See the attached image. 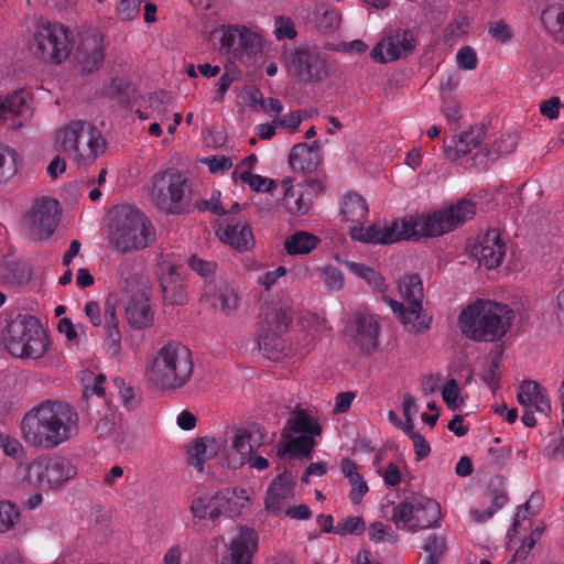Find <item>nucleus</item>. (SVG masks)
<instances>
[{
  "mask_svg": "<svg viewBox=\"0 0 564 564\" xmlns=\"http://www.w3.org/2000/svg\"><path fill=\"white\" fill-rule=\"evenodd\" d=\"M288 438L284 445V452H290V456H302L310 459L312 451L316 445L315 440L312 435H300L297 437H291L289 434L283 435Z\"/></svg>",
  "mask_w": 564,
  "mask_h": 564,
  "instance_id": "obj_42",
  "label": "nucleus"
},
{
  "mask_svg": "<svg viewBox=\"0 0 564 564\" xmlns=\"http://www.w3.org/2000/svg\"><path fill=\"white\" fill-rule=\"evenodd\" d=\"M191 350L178 344L163 346L147 370V379L158 390H176L184 387L193 375Z\"/></svg>",
  "mask_w": 564,
  "mask_h": 564,
  "instance_id": "obj_5",
  "label": "nucleus"
},
{
  "mask_svg": "<svg viewBox=\"0 0 564 564\" xmlns=\"http://www.w3.org/2000/svg\"><path fill=\"white\" fill-rule=\"evenodd\" d=\"M275 36L278 40L288 37L290 40L296 37V30L293 21L290 18L283 15L275 18Z\"/></svg>",
  "mask_w": 564,
  "mask_h": 564,
  "instance_id": "obj_56",
  "label": "nucleus"
},
{
  "mask_svg": "<svg viewBox=\"0 0 564 564\" xmlns=\"http://www.w3.org/2000/svg\"><path fill=\"white\" fill-rule=\"evenodd\" d=\"M399 291L408 306L387 295L382 301L388 303L392 312L399 317L404 328L409 332L424 333L430 329L432 316L423 308L424 300L423 282L419 273H406L399 280Z\"/></svg>",
  "mask_w": 564,
  "mask_h": 564,
  "instance_id": "obj_6",
  "label": "nucleus"
},
{
  "mask_svg": "<svg viewBox=\"0 0 564 564\" xmlns=\"http://www.w3.org/2000/svg\"><path fill=\"white\" fill-rule=\"evenodd\" d=\"M340 214L345 221H361L368 214L366 199L357 193L347 194L343 200Z\"/></svg>",
  "mask_w": 564,
  "mask_h": 564,
  "instance_id": "obj_35",
  "label": "nucleus"
},
{
  "mask_svg": "<svg viewBox=\"0 0 564 564\" xmlns=\"http://www.w3.org/2000/svg\"><path fill=\"white\" fill-rule=\"evenodd\" d=\"M442 397L451 410L455 411L460 406L462 401L458 402L459 388L455 379H451L444 384Z\"/></svg>",
  "mask_w": 564,
  "mask_h": 564,
  "instance_id": "obj_54",
  "label": "nucleus"
},
{
  "mask_svg": "<svg viewBox=\"0 0 564 564\" xmlns=\"http://www.w3.org/2000/svg\"><path fill=\"white\" fill-rule=\"evenodd\" d=\"M72 32L61 23L40 24L34 33L30 50L44 61L61 64L73 48Z\"/></svg>",
  "mask_w": 564,
  "mask_h": 564,
  "instance_id": "obj_10",
  "label": "nucleus"
},
{
  "mask_svg": "<svg viewBox=\"0 0 564 564\" xmlns=\"http://www.w3.org/2000/svg\"><path fill=\"white\" fill-rule=\"evenodd\" d=\"M314 14L316 26L324 32L336 28L340 22L338 12L325 4L316 7Z\"/></svg>",
  "mask_w": 564,
  "mask_h": 564,
  "instance_id": "obj_47",
  "label": "nucleus"
},
{
  "mask_svg": "<svg viewBox=\"0 0 564 564\" xmlns=\"http://www.w3.org/2000/svg\"><path fill=\"white\" fill-rule=\"evenodd\" d=\"M1 340L13 357L41 358L48 349V336L37 318L18 315L2 330Z\"/></svg>",
  "mask_w": 564,
  "mask_h": 564,
  "instance_id": "obj_7",
  "label": "nucleus"
},
{
  "mask_svg": "<svg viewBox=\"0 0 564 564\" xmlns=\"http://www.w3.org/2000/svg\"><path fill=\"white\" fill-rule=\"evenodd\" d=\"M321 161L319 154L308 147L307 143L295 144L289 155V163L294 171H301L303 173L314 172Z\"/></svg>",
  "mask_w": 564,
  "mask_h": 564,
  "instance_id": "obj_30",
  "label": "nucleus"
},
{
  "mask_svg": "<svg viewBox=\"0 0 564 564\" xmlns=\"http://www.w3.org/2000/svg\"><path fill=\"white\" fill-rule=\"evenodd\" d=\"M15 174L14 156L0 145V184Z\"/></svg>",
  "mask_w": 564,
  "mask_h": 564,
  "instance_id": "obj_55",
  "label": "nucleus"
},
{
  "mask_svg": "<svg viewBox=\"0 0 564 564\" xmlns=\"http://www.w3.org/2000/svg\"><path fill=\"white\" fill-rule=\"evenodd\" d=\"M30 470H35L39 481L50 488L57 487L76 475V468L64 457H54L46 462L36 460Z\"/></svg>",
  "mask_w": 564,
  "mask_h": 564,
  "instance_id": "obj_19",
  "label": "nucleus"
},
{
  "mask_svg": "<svg viewBox=\"0 0 564 564\" xmlns=\"http://www.w3.org/2000/svg\"><path fill=\"white\" fill-rule=\"evenodd\" d=\"M80 412L86 416L88 424H95L99 437H106L115 431V411L102 398L88 395L86 389L79 401Z\"/></svg>",
  "mask_w": 564,
  "mask_h": 564,
  "instance_id": "obj_16",
  "label": "nucleus"
},
{
  "mask_svg": "<svg viewBox=\"0 0 564 564\" xmlns=\"http://www.w3.org/2000/svg\"><path fill=\"white\" fill-rule=\"evenodd\" d=\"M319 242L318 237L307 231H296L284 242L286 252L291 256L310 253Z\"/></svg>",
  "mask_w": 564,
  "mask_h": 564,
  "instance_id": "obj_36",
  "label": "nucleus"
},
{
  "mask_svg": "<svg viewBox=\"0 0 564 564\" xmlns=\"http://www.w3.org/2000/svg\"><path fill=\"white\" fill-rule=\"evenodd\" d=\"M104 316L106 339L112 352L117 354L120 349L121 333L119 330V319L116 315L115 305L109 301L105 303Z\"/></svg>",
  "mask_w": 564,
  "mask_h": 564,
  "instance_id": "obj_37",
  "label": "nucleus"
},
{
  "mask_svg": "<svg viewBox=\"0 0 564 564\" xmlns=\"http://www.w3.org/2000/svg\"><path fill=\"white\" fill-rule=\"evenodd\" d=\"M514 313L508 305L489 300H477L458 316L462 334L475 341L494 343L509 330Z\"/></svg>",
  "mask_w": 564,
  "mask_h": 564,
  "instance_id": "obj_3",
  "label": "nucleus"
},
{
  "mask_svg": "<svg viewBox=\"0 0 564 564\" xmlns=\"http://www.w3.org/2000/svg\"><path fill=\"white\" fill-rule=\"evenodd\" d=\"M475 214L476 204L464 198L431 215L410 216L383 224L375 223L368 228L351 227L349 234L352 239L366 243L391 245L401 240H420L447 234Z\"/></svg>",
  "mask_w": 564,
  "mask_h": 564,
  "instance_id": "obj_1",
  "label": "nucleus"
},
{
  "mask_svg": "<svg viewBox=\"0 0 564 564\" xmlns=\"http://www.w3.org/2000/svg\"><path fill=\"white\" fill-rule=\"evenodd\" d=\"M323 281L329 290L338 291L344 285V274L335 267H325L323 270Z\"/></svg>",
  "mask_w": 564,
  "mask_h": 564,
  "instance_id": "obj_57",
  "label": "nucleus"
},
{
  "mask_svg": "<svg viewBox=\"0 0 564 564\" xmlns=\"http://www.w3.org/2000/svg\"><path fill=\"white\" fill-rule=\"evenodd\" d=\"M292 312L286 306L278 308H268L264 312V319L259 334V349L263 356L273 361H278L288 356L286 341L283 335L292 324Z\"/></svg>",
  "mask_w": 564,
  "mask_h": 564,
  "instance_id": "obj_9",
  "label": "nucleus"
},
{
  "mask_svg": "<svg viewBox=\"0 0 564 564\" xmlns=\"http://www.w3.org/2000/svg\"><path fill=\"white\" fill-rule=\"evenodd\" d=\"M174 98L170 91L158 90L149 98V106L156 113L160 120H163L167 112L169 107L172 105Z\"/></svg>",
  "mask_w": 564,
  "mask_h": 564,
  "instance_id": "obj_49",
  "label": "nucleus"
},
{
  "mask_svg": "<svg viewBox=\"0 0 564 564\" xmlns=\"http://www.w3.org/2000/svg\"><path fill=\"white\" fill-rule=\"evenodd\" d=\"M264 436L265 432L256 423L235 427L230 445L228 446L227 440L223 441L225 465L232 469L243 466L250 456L263 445Z\"/></svg>",
  "mask_w": 564,
  "mask_h": 564,
  "instance_id": "obj_12",
  "label": "nucleus"
},
{
  "mask_svg": "<svg viewBox=\"0 0 564 564\" xmlns=\"http://www.w3.org/2000/svg\"><path fill=\"white\" fill-rule=\"evenodd\" d=\"M284 187L283 204L286 210L293 215H305L311 207L310 203H305L302 193H296L291 184V180H283Z\"/></svg>",
  "mask_w": 564,
  "mask_h": 564,
  "instance_id": "obj_39",
  "label": "nucleus"
},
{
  "mask_svg": "<svg viewBox=\"0 0 564 564\" xmlns=\"http://www.w3.org/2000/svg\"><path fill=\"white\" fill-rule=\"evenodd\" d=\"M203 163L207 164L209 171L212 173H217L219 171H226L229 170L232 166L231 159L228 156H209L202 160Z\"/></svg>",
  "mask_w": 564,
  "mask_h": 564,
  "instance_id": "obj_64",
  "label": "nucleus"
},
{
  "mask_svg": "<svg viewBox=\"0 0 564 564\" xmlns=\"http://www.w3.org/2000/svg\"><path fill=\"white\" fill-rule=\"evenodd\" d=\"M159 281L165 303L170 305H183L185 303L186 295L177 267L161 264Z\"/></svg>",
  "mask_w": 564,
  "mask_h": 564,
  "instance_id": "obj_24",
  "label": "nucleus"
},
{
  "mask_svg": "<svg viewBox=\"0 0 564 564\" xmlns=\"http://www.w3.org/2000/svg\"><path fill=\"white\" fill-rule=\"evenodd\" d=\"M290 431L293 433H302V435H321L322 426L319 423L312 419L305 411H299L295 417L291 421Z\"/></svg>",
  "mask_w": 564,
  "mask_h": 564,
  "instance_id": "obj_44",
  "label": "nucleus"
},
{
  "mask_svg": "<svg viewBox=\"0 0 564 564\" xmlns=\"http://www.w3.org/2000/svg\"><path fill=\"white\" fill-rule=\"evenodd\" d=\"M74 59L83 74L99 69L105 59L102 35L97 31L83 35L74 52Z\"/></svg>",
  "mask_w": 564,
  "mask_h": 564,
  "instance_id": "obj_18",
  "label": "nucleus"
},
{
  "mask_svg": "<svg viewBox=\"0 0 564 564\" xmlns=\"http://www.w3.org/2000/svg\"><path fill=\"white\" fill-rule=\"evenodd\" d=\"M219 238L240 252L249 251L254 246L251 227L241 217L227 219L225 227L219 230Z\"/></svg>",
  "mask_w": 564,
  "mask_h": 564,
  "instance_id": "obj_23",
  "label": "nucleus"
},
{
  "mask_svg": "<svg viewBox=\"0 0 564 564\" xmlns=\"http://www.w3.org/2000/svg\"><path fill=\"white\" fill-rule=\"evenodd\" d=\"M366 530V522L361 517H348L339 520L336 525V534L347 535L356 534L360 535Z\"/></svg>",
  "mask_w": 564,
  "mask_h": 564,
  "instance_id": "obj_51",
  "label": "nucleus"
},
{
  "mask_svg": "<svg viewBox=\"0 0 564 564\" xmlns=\"http://www.w3.org/2000/svg\"><path fill=\"white\" fill-rule=\"evenodd\" d=\"M423 550L427 553L425 564H437L446 551L445 539L431 534L423 545Z\"/></svg>",
  "mask_w": 564,
  "mask_h": 564,
  "instance_id": "obj_50",
  "label": "nucleus"
},
{
  "mask_svg": "<svg viewBox=\"0 0 564 564\" xmlns=\"http://www.w3.org/2000/svg\"><path fill=\"white\" fill-rule=\"evenodd\" d=\"M516 145V139L511 134L502 135L494 142L491 150H487L486 155L496 160L501 155L512 153Z\"/></svg>",
  "mask_w": 564,
  "mask_h": 564,
  "instance_id": "obj_52",
  "label": "nucleus"
},
{
  "mask_svg": "<svg viewBox=\"0 0 564 564\" xmlns=\"http://www.w3.org/2000/svg\"><path fill=\"white\" fill-rule=\"evenodd\" d=\"M488 492L491 497V507L486 510L473 509L470 511V516L477 522H485L486 520L490 519L496 513V511L502 508L508 501V496L503 491L492 489L491 486L488 487Z\"/></svg>",
  "mask_w": 564,
  "mask_h": 564,
  "instance_id": "obj_45",
  "label": "nucleus"
},
{
  "mask_svg": "<svg viewBox=\"0 0 564 564\" xmlns=\"http://www.w3.org/2000/svg\"><path fill=\"white\" fill-rule=\"evenodd\" d=\"M291 482L292 474L286 469L272 480L264 499L267 511L276 514L283 509L285 500L292 496Z\"/></svg>",
  "mask_w": 564,
  "mask_h": 564,
  "instance_id": "obj_26",
  "label": "nucleus"
},
{
  "mask_svg": "<svg viewBox=\"0 0 564 564\" xmlns=\"http://www.w3.org/2000/svg\"><path fill=\"white\" fill-rule=\"evenodd\" d=\"M113 384L118 388L122 402L126 409L132 410L135 408L134 391L131 386H127L124 380L120 377L113 379Z\"/></svg>",
  "mask_w": 564,
  "mask_h": 564,
  "instance_id": "obj_60",
  "label": "nucleus"
},
{
  "mask_svg": "<svg viewBox=\"0 0 564 564\" xmlns=\"http://www.w3.org/2000/svg\"><path fill=\"white\" fill-rule=\"evenodd\" d=\"M518 402L524 406L533 405L538 412L547 414L551 411V402L542 386L532 380H524L517 394Z\"/></svg>",
  "mask_w": 564,
  "mask_h": 564,
  "instance_id": "obj_29",
  "label": "nucleus"
},
{
  "mask_svg": "<svg viewBox=\"0 0 564 564\" xmlns=\"http://www.w3.org/2000/svg\"><path fill=\"white\" fill-rule=\"evenodd\" d=\"M488 33L494 40L500 43H507L512 39L511 29L502 20L491 23L488 28Z\"/></svg>",
  "mask_w": 564,
  "mask_h": 564,
  "instance_id": "obj_59",
  "label": "nucleus"
},
{
  "mask_svg": "<svg viewBox=\"0 0 564 564\" xmlns=\"http://www.w3.org/2000/svg\"><path fill=\"white\" fill-rule=\"evenodd\" d=\"M28 109L23 90H14L7 94L0 99V123H4L8 119L17 116H22Z\"/></svg>",
  "mask_w": 564,
  "mask_h": 564,
  "instance_id": "obj_33",
  "label": "nucleus"
},
{
  "mask_svg": "<svg viewBox=\"0 0 564 564\" xmlns=\"http://www.w3.org/2000/svg\"><path fill=\"white\" fill-rule=\"evenodd\" d=\"M346 264L352 273L364 279L375 291L381 293L382 296L386 295L384 293L388 290V285L380 272L358 262H346Z\"/></svg>",
  "mask_w": 564,
  "mask_h": 564,
  "instance_id": "obj_38",
  "label": "nucleus"
},
{
  "mask_svg": "<svg viewBox=\"0 0 564 564\" xmlns=\"http://www.w3.org/2000/svg\"><path fill=\"white\" fill-rule=\"evenodd\" d=\"M456 62L462 69L473 70L477 67V55L470 46H463L456 55Z\"/></svg>",
  "mask_w": 564,
  "mask_h": 564,
  "instance_id": "obj_58",
  "label": "nucleus"
},
{
  "mask_svg": "<svg viewBox=\"0 0 564 564\" xmlns=\"http://www.w3.org/2000/svg\"><path fill=\"white\" fill-rule=\"evenodd\" d=\"M470 253L478 259L480 265L490 270L501 264L506 253V245L501 240L498 230L490 229L471 247Z\"/></svg>",
  "mask_w": 564,
  "mask_h": 564,
  "instance_id": "obj_20",
  "label": "nucleus"
},
{
  "mask_svg": "<svg viewBox=\"0 0 564 564\" xmlns=\"http://www.w3.org/2000/svg\"><path fill=\"white\" fill-rule=\"evenodd\" d=\"M105 96L115 99L121 106H128L130 100L134 98L135 89L127 80L122 78H113L111 83L104 89Z\"/></svg>",
  "mask_w": 564,
  "mask_h": 564,
  "instance_id": "obj_40",
  "label": "nucleus"
},
{
  "mask_svg": "<svg viewBox=\"0 0 564 564\" xmlns=\"http://www.w3.org/2000/svg\"><path fill=\"white\" fill-rule=\"evenodd\" d=\"M262 48L261 37L248 30L245 26H241L240 37L238 42V57H242L243 55L250 56L257 54Z\"/></svg>",
  "mask_w": 564,
  "mask_h": 564,
  "instance_id": "obj_46",
  "label": "nucleus"
},
{
  "mask_svg": "<svg viewBox=\"0 0 564 564\" xmlns=\"http://www.w3.org/2000/svg\"><path fill=\"white\" fill-rule=\"evenodd\" d=\"M109 246L120 253L141 250L155 240L151 221L139 209L130 205L113 210L107 234Z\"/></svg>",
  "mask_w": 564,
  "mask_h": 564,
  "instance_id": "obj_4",
  "label": "nucleus"
},
{
  "mask_svg": "<svg viewBox=\"0 0 564 564\" xmlns=\"http://www.w3.org/2000/svg\"><path fill=\"white\" fill-rule=\"evenodd\" d=\"M416 39L412 30L390 28L370 52V57L379 64H387L413 54Z\"/></svg>",
  "mask_w": 564,
  "mask_h": 564,
  "instance_id": "obj_14",
  "label": "nucleus"
},
{
  "mask_svg": "<svg viewBox=\"0 0 564 564\" xmlns=\"http://www.w3.org/2000/svg\"><path fill=\"white\" fill-rule=\"evenodd\" d=\"M415 527L417 529H427L436 525L441 519V506L431 498L421 497L416 501Z\"/></svg>",
  "mask_w": 564,
  "mask_h": 564,
  "instance_id": "obj_32",
  "label": "nucleus"
},
{
  "mask_svg": "<svg viewBox=\"0 0 564 564\" xmlns=\"http://www.w3.org/2000/svg\"><path fill=\"white\" fill-rule=\"evenodd\" d=\"M213 306L223 313H230L238 306V296L226 282L220 283L213 295Z\"/></svg>",
  "mask_w": 564,
  "mask_h": 564,
  "instance_id": "obj_41",
  "label": "nucleus"
},
{
  "mask_svg": "<svg viewBox=\"0 0 564 564\" xmlns=\"http://www.w3.org/2000/svg\"><path fill=\"white\" fill-rule=\"evenodd\" d=\"M191 187L187 177L172 169L153 177L151 199L166 214L181 215L192 209Z\"/></svg>",
  "mask_w": 564,
  "mask_h": 564,
  "instance_id": "obj_8",
  "label": "nucleus"
},
{
  "mask_svg": "<svg viewBox=\"0 0 564 564\" xmlns=\"http://www.w3.org/2000/svg\"><path fill=\"white\" fill-rule=\"evenodd\" d=\"M29 235L33 239H46L58 224V202L53 198L36 200L25 218Z\"/></svg>",
  "mask_w": 564,
  "mask_h": 564,
  "instance_id": "obj_15",
  "label": "nucleus"
},
{
  "mask_svg": "<svg viewBox=\"0 0 564 564\" xmlns=\"http://www.w3.org/2000/svg\"><path fill=\"white\" fill-rule=\"evenodd\" d=\"M87 138L88 159H96L104 154L107 148L106 139L100 130L84 120H73L66 127L56 132V143L65 153H77L79 156V143L82 138Z\"/></svg>",
  "mask_w": 564,
  "mask_h": 564,
  "instance_id": "obj_11",
  "label": "nucleus"
},
{
  "mask_svg": "<svg viewBox=\"0 0 564 564\" xmlns=\"http://www.w3.org/2000/svg\"><path fill=\"white\" fill-rule=\"evenodd\" d=\"M219 453L224 454L223 441L219 443L213 436L198 437L187 449V463L202 473L205 462L217 456Z\"/></svg>",
  "mask_w": 564,
  "mask_h": 564,
  "instance_id": "obj_25",
  "label": "nucleus"
},
{
  "mask_svg": "<svg viewBox=\"0 0 564 564\" xmlns=\"http://www.w3.org/2000/svg\"><path fill=\"white\" fill-rule=\"evenodd\" d=\"M76 421L77 414L69 404L50 400L24 415L21 430L31 446L52 449L70 438Z\"/></svg>",
  "mask_w": 564,
  "mask_h": 564,
  "instance_id": "obj_2",
  "label": "nucleus"
},
{
  "mask_svg": "<svg viewBox=\"0 0 564 564\" xmlns=\"http://www.w3.org/2000/svg\"><path fill=\"white\" fill-rule=\"evenodd\" d=\"M31 269L23 262L3 259L0 262V283L17 286L29 282Z\"/></svg>",
  "mask_w": 564,
  "mask_h": 564,
  "instance_id": "obj_31",
  "label": "nucleus"
},
{
  "mask_svg": "<svg viewBox=\"0 0 564 564\" xmlns=\"http://www.w3.org/2000/svg\"><path fill=\"white\" fill-rule=\"evenodd\" d=\"M126 316L133 328L143 329L152 326L154 318L145 293H137L130 299L126 306Z\"/></svg>",
  "mask_w": 564,
  "mask_h": 564,
  "instance_id": "obj_28",
  "label": "nucleus"
},
{
  "mask_svg": "<svg viewBox=\"0 0 564 564\" xmlns=\"http://www.w3.org/2000/svg\"><path fill=\"white\" fill-rule=\"evenodd\" d=\"M19 511L14 505L9 501H0V533H4L13 528Z\"/></svg>",
  "mask_w": 564,
  "mask_h": 564,
  "instance_id": "obj_53",
  "label": "nucleus"
},
{
  "mask_svg": "<svg viewBox=\"0 0 564 564\" xmlns=\"http://www.w3.org/2000/svg\"><path fill=\"white\" fill-rule=\"evenodd\" d=\"M379 332L378 321L367 313H357L346 326V333L351 343L366 355H371L378 349Z\"/></svg>",
  "mask_w": 564,
  "mask_h": 564,
  "instance_id": "obj_17",
  "label": "nucleus"
},
{
  "mask_svg": "<svg viewBox=\"0 0 564 564\" xmlns=\"http://www.w3.org/2000/svg\"><path fill=\"white\" fill-rule=\"evenodd\" d=\"M188 264L193 271L205 278L212 275L216 270V262L204 261L196 256H192L188 259Z\"/></svg>",
  "mask_w": 564,
  "mask_h": 564,
  "instance_id": "obj_62",
  "label": "nucleus"
},
{
  "mask_svg": "<svg viewBox=\"0 0 564 564\" xmlns=\"http://www.w3.org/2000/svg\"><path fill=\"white\" fill-rule=\"evenodd\" d=\"M541 22L556 40L564 44V6L555 3L546 7L542 11Z\"/></svg>",
  "mask_w": 564,
  "mask_h": 564,
  "instance_id": "obj_34",
  "label": "nucleus"
},
{
  "mask_svg": "<svg viewBox=\"0 0 564 564\" xmlns=\"http://www.w3.org/2000/svg\"><path fill=\"white\" fill-rule=\"evenodd\" d=\"M289 73L304 83H318L328 75L327 62L317 48L301 46L284 54Z\"/></svg>",
  "mask_w": 564,
  "mask_h": 564,
  "instance_id": "obj_13",
  "label": "nucleus"
},
{
  "mask_svg": "<svg viewBox=\"0 0 564 564\" xmlns=\"http://www.w3.org/2000/svg\"><path fill=\"white\" fill-rule=\"evenodd\" d=\"M258 533L245 525L239 527V533L229 545V555L223 558L221 564H250L257 551Z\"/></svg>",
  "mask_w": 564,
  "mask_h": 564,
  "instance_id": "obj_21",
  "label": "nucleus"
},
{
  "mask_svg": "<svg viewBox=\"0 0 564 564\" xmlns=\"http://www.w3.org/2000/svg\"><path fill=\"white\" fill-rule=\"evenodd\" d=\"M236 495L237 489L226 488L210 497L212 511L208 513V519L213 522H217L221 516L227 518L240 516L245 505L236 501Z\"/></svg>",
  "mask_w": 564,
  "mask_h": 564,
  "instance_id": "obj_27",
  "label": "nucleus"
},
{
  "mask_svg": "<svg viewBox=\"0 0 564 564\" xmlns=\"http://www.w3.org/2000/svg\"><path fill=\"white\" fill-rule=\"evenodd\" d=\"M560 107V98L551 97L550 99L544 100L539 105V111L542 116L549 118L550 120H554L558 118Z\"/></svg>",
  "mask_w": 564,
  "mask_h": 564,
  "instance_id": "obj_63",
  "label": "nucleus"
},
{
  "mask_svg": "<svg viewBox=\"0 0 564 564\" xmlns=\"http://www.w3.org/2000/svg\"><path fill=\"white\" fill-rule=\"evenodd\" d=\"M189 511L193 514V517L197 518L198 520L208 518V513L209 511H212L210 498H195L191 503Z\"/></svg>",
  "mask_w": 564,
  "mask_h": 564,
  "instance_id": "obj_61",
  "label": "nucleus"
},
{
  "mask_svg": "<svg viewBox=\"0 0 564 564\" xmlns=\"http://www.w3.org/2000/svg\"><path fill=\"white\" fill-rule=\"evenodd\" d=\"M419 499L414 498L413 502L402 501L398 506L393 508L392 521L395 523L398 528H400L399 523L402 522L404 527L410 530L415 531V514H416V501Z\"/></svg>",
  "mask_w": 564,
  "mask_h": 564,
  "instance_id": "obj_43",
  "label": "nucleus"
},
{
  "mask_svg": "<svg viewBox=\"0 0 564 564\" xmlns=\"http://www.w3.org/2000/svg\"><path fill=\"white\" fill-rule=\"evenodd\" d=\"M241 26L234 25L228 29H223L220 31L215 30L212 32V36H216L220 33V45L221 48H225L227 52H231L235 57H238V42L240 37Z\"/></svg>",
  "mask_w": 564,
  "mask_h": 564,
  "instance_id": "obj_48",
  "label": "nucleus"
},
{
  "mask_svg": "<svg viewBox=\"0 0 564 564\" xmlns=\"http://www.w3.org/2000/svg\"><path fill=\"white\" fill-rule=\"evenodd\" d=\"M485 135L486 127L484 124L470 127L467 131L453 137L449 142H445L444 153L448 160L457 161L480 145Z\"/></svg>",
  "mask_w": 564,
  "mask_h": 564,
  "instance_id": "obj_22",
  "label": "nucleus"
}]
</instances>
